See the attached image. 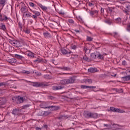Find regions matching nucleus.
Listing matches in <instances>:
<instances>
[{
    "label": "nucleus",
    "instance_id": "nucleus-1",
    "mask_svg": "<svg viewBox=\"0 0 130 130\" xmlns=\"http://www.w3.org/2000/svg\"><path fill=\"white\" fill-rule=\"evenodd\" d=\"M26 83H28V84H30V83H32V86L33 87H46L48 86V84L46 82H33L31 81H29L28 80H24Z\"/></svg>",
    "mask_w": 130,
    "mask_h": 130
},
{
    "label": "nucleus",
    "instance_id": "nucleus-2",
    "mask_svg": "<svg viewBox=\"0 0 130 130\" xmlns=\"http://www.w3.org/2000/svg\"><path fill=\"white\" fill-rule=\"evenodd\" d=\"M76 79L75 77H71L69 79H63L60 81L61 85H68V84H73L75 83Z\"/></svg>",
    "mask_w": 130,
    "mask_h": 130
},
{
    "label": "nucleus",
    "instance_id": "nucleus-3",
    "mask_svg": "<svg viewBox=\"0 0 130 130\" xmlns=\"http://www.w3.org/2000/svg\"><path fill=\"white\" fill-rule=\"evenodd\" d=\"M86 118H97L98 114L96 113L87 112L85 113Z\"/></svg>",
    "mask_w": 130,
    "mask_h": 130
},
{
    "label": "nucleus",
    "instance_id": "nucleus-4",
    "mask_svg": "<svg viewBox=\"0 0 130 130\" xmlns=\"http://www.w3.org/2000/svg\"><path fill=\"white\" fill-rule=\"evenodd\" d=\"M7 102V100L6 98H0V108H5L6 106V103Z\"/></svg>",
    "mask_w": 130,
    "mask_h": 130
},
{
    "label": "nucleus",
    "instance_id": "nucleus-5",
    "mask_svg": "<svg viewBox=\"0 0 130 130\" xmlns=\"http://www.w3.org/2000/svg\"><path fill=\"white\" fill-rule=\"evenodd\" d=\"M10 43L13 46H16V47H21L22 46L21 42L19 41H10Z\"/></svg>",
    "mask_w": 130,
    "mask_h": 130
},
{
    "label": "nucleus",
    "instance_id": "nucleus-6",
    "mask_svg": "<svg viewBox=\"0 0 130 130\" xmlns=\"http://www.w3.org/2000/svg\"><path fill=\"white\" fill-rule=\"evenodd\" d=\"M12 113L14 115H22V112H21V110L19 109L18 108L13 109Z\"/></svg>",
    "mask_w": 130,
    "mask_h": 130
},
{
    "label": "nucleus",
    "instance_id": "nucleus-7",
    "mask_svg": "<svg viewBox=\"0 0 130 130\" xmlns=\"http://www.w3.org/2000/svg\"><path fill=\"white\" fill-rule=\"evenodd\" d=\"M17 103H18L19 104H21V103H23V102H24V101H25V97H22L20 95H19L17 99Z\"/></svg>",
    "mask_w": 130,
    "mask_h": 130
},
{
    "label": "nucleus",
    "instance_id": "nucleus-8",
    "mask_svg": "<svg viewBox=\"0 0 130 130\" xmlns=\"http://www.w3.org/2000/svg\"><path fill=\"white\" fill-rule=\"evenodd\" d=\"M9 20V18L7 16L4 15H0V22H3V21H8Z\"/></svg>",
    "mask_w": 130,
    "mask_h": 130
},
{
    "label": "nucleus",
    "instance_id": "nucleus-9",
    "mask_svg": "<svg viewBox=\"0 0 130 130\" xmlns=\"http://www.w3.org/2000/svg\"><path fill=\"white\" fill-rule=\"evenodd\" d=\"M45 108H51V110H58L59 107L56 106H51L49 107H46Z\"/></svg>",
    "mask_w": 130,
    "mask_h": 130
},
{
    "label": "nucleus",
    "instance_id": "nucleus-10",
    "mask_svg": "<svg viewBox=\"0 0 130 130\" xmlns=\"http://www.w3.org/2000/svg\"><path fill=\"white\" fill-rule=\"evenodd\" d=\"M10 83L8 82H3L0 83V87H2V88H6V87L9 86Z\"/></svg>",
    "mask_w": 130,
    "mask_h": 130
},
{
    "label": "nucleus",
    "instance_id": "nucleus-11",
    "mask_svg": "<svg viewBox=\"0 0 130 130\" xmlns=\"http://www.w3.org/2000/svg\"><path fill=\"white\" fill-rule=\"evenodd\" d=\"M8 61L10 63H11V64H13V63H16V62H17V59L15 58L9 59Z\"/></svg>",
    "mask_w": 130,
    "mask_h": 130
},
{
    "label": "nucleus",
    "instance_id": "nucleus-12",
    "mask_svg": "<svg viewBox=\"0 0 130 130\" xmlns=\"http://www.w3.org/2000/svg\"><path fill=\"white\" fill-rule=\"evenodd\" d=\"M43 78H44V79H45V80H51V79H52V77L48 74L44 75L43 76Z\"/></svg>",
    "mask_w": 130,
    "mask_h": 130
},
{
    "label": "nucleus",
    "instance_id": "nucleus-13",
    "mask_svg": "<svg viewBox=\"0 0 130 130\" xmlns=\"http://www.w3.org/2000/svg\"><path fill=\"white\" fill-rule=\"evenodd\" d=\"M98 53L99 52H96V53H92L90 54V56L92 58H96V57H98Z\"/></svg>",
    "mask_w": 130,
    "mask_h": 130
},
{
    "label": "nucleus",
    "instance_id": "nucleus-14",
    "mask_svg": "<svg viewBox=\"0 0 130 130\" xmlns=\"http://www.w3.org/2000/svg\"><path fill=\"white\" fill-rule=\"evenodd\" d=\"M90 16H93V15H98V11L97 10H92L90 11L89 12Z\"/></svg>",
    "mask_w": 130,
    "mask_h": 130
},
{
    "label": "nucleus",
    "instance_id": "nucleus-15",
    "mask_svg": "<svg viewBox=\"0 0 130 130\" xmlns=\"http://www.w3.org/2000/svg\"><path fill=\"white\" fill-rule=\"evenodd\" d=\"M88 72L89 73H96L97 72V69L90 68L88 69Z\"/></svg>",
    "mask_w": 130,
    "mask_h": 130
},
{
    "label": "nucleus",
    "instance_id": "nucleus-16",
    "mask_svg": "<svg viewBox=\"0 0 130 130\" xmlns=\"http://www.w3.org/2000/svg\"><path fill=\"white\" fill-rule=\"evenodd\" d=\"M122 79L123 81H124V82H125L126 81H130V75L123 77H122Z\"/></svg>",
    "mask_w": 130,
    "mask_h": 130
},
{
    "label": "nucleus",
    "instance_id": "nucleus-17",
    "mask_svg": "<svg viewBox=\"0 0 130 130\" xmlns=\"http://www.w3.org/2000/svg\"><path fill=\"white\" fill-rule=\"evenodd\" d=\"M43 35H44L45 38H50V37H51V35L49 34V32H44Z\"/></svg>",
    "mask_w": 130,
    "mask_h": 130
},
{
    "label": "nucleus",
    "instance_id": "nucleus-18",
    "mask_svg": "<svg viewBox=\"0 0 130 130\" xmlns=\"http://www.w3.org/2000/svg\"><path fill=\"white\" fill-rule=\"evenodd\" d=\"M5 4H6V0L0 1V7H2V9L3 8H4V7H5Z\"/></svg>",
    "mask_w": 130,
    "mask_h": 130
},
{
    "label": "nucleus",
    "instance_id": "nucleus-19",
    "mask_svg": "<svg viewBox=\"0 0 130 130\" xmlns=\"http://www.w3.org/2000/svg\"><path fill=\"white\" fill-rule=\"evenodd\" d=\"M15 57L16 58H17V59H20V60H22V59H23V58H24L23 56L20 55H18V54H15Z\"/></svg>",
    "mask_w": 130,
    "mask_h": 130
},
{
    "label": "nucleus",
    "instance_id": "nucleus-20",
    "mask_svg": "<svg viewBox=\"0 0 130 130\" xmlns=\"http://www.w3.org/2000/svg\"><path fill=\"white\" fill-rule=\"evenodd\" d=\"M39 6L43 10V11H46L47 10V7L44 6L42 4H38Z\"/></svg>",
    "mask_w": 130,
    "mask_h": 130
},
{
    "label": "nucleus",
    "instance_id": "nucleus-21",
    "mask_svg": "<svg viewBox=\"0 0 130 130\" xmlns=\"http://www.w3.org/2000/svg\"><path fill=\"white\" fill-rule=\"evenodd\" d=\"M62 87L61 86H53L52 87V90H54V91L56 90H60V89H62Z\"/></svg>",
    "mask_w": 130,
    "mask_h": 130
},
{
    "label": "nucleus",
    "instance_id": "nucleus-22",
    "mask_svg": "<svg viewBox=\"0 0 130 130\" xmlns=\"http://www.w3.org/2000/svg\"><path fill=\"white\" fill-rule=\"evenodd\" d=\"M115 112H118L119 113H124V112H125V111H123V110H120V109H116L115 110Z\"/></svg>",
    "mask_w": 130,
    "mask_h": 130
},
{
    "label": "nucleus",
    "instance_id": "nucleus-23",
    "mask_svg": "<svg viewBox=\"0 0 130 130\" xmlns=\"http://www.w3.org/2000/svg\"><path fill=\"white\" fill-rule=\"evenodd\" d=\"M31 12H32L34 14H35L37 16H40V13L38 11H33L32 10L30 9Z\"/></svg>",
    "mask_w": 130,
    "mask_h": 130
},
{
    "label": "nucleus",
    "instance_id": "nucleus-24",
    "mask_svg": "<svg viewBox=\"0 0 130 130\" xmlns=\"http://www.w3.org/2000/svg\"><path fill=\"white\" fill-rule=\"evenodd\" d=\"M130 11V3L126 5V9L124 10L125 12H129Z\"/></svg>",
    "mask_w": 130,
    "mask_h": 130
},
{
    "label": "nucleus",
    "instance_id": "nucleus-25",
    "mask_svg": "<svg viewBox=\"0 0 130 130\" xmlns=\"http://www.w3.org/2000/svg\"><path fill=\"white\" fill-rule=\"evenodd\" d=\"M61 51L62 54H68V53H69V52H68V51H67V50H66V49L64 48L61 49Z\"/></svg>",
    "mask_w": 130,
    "mask_h": 130
},
{
    "label": "nucleus",
    "instance_id": "nucleus-26",
    "mask_svg": "<svg viewBox=\"0 0 130 130\" xmlns=\"http://www.w3.org/2000/svg\"><path fill=\"white\" fill-rule=\"evenodd\" d=\"M21 11L22 12V13H24L25 14L26 12L28 11V10H27V8L26 7H23L21 8Z\"/></svg>",
    "mask_w": 130,
    "mask_h": 130
},
{
    "label": "nucleus",
    "instance_id": "nucleus-27",
    "mask_svg": "<svg viewBox=\"0 0 130 130\" xmlns=\"http://www.w3.org/2000/svg\"><path fill=\"white\" fill-rule=\"evenodd\" d=\"M60 70H63L64 71H71V69L69 67H61L60 68Z\"/></svg>",
    "mask_w": 130,
    "mask_h": 130
},
{
    "label": "nucleus",
    "instance_id": "nucleus-28",
    "mask_svg": "<svg viewBox=\"0 0 130 130\" xmlns=\"http://www.w3.org/2000/svg\"><path fill=\"white\" fill-rule=\"evenodd\" d=\"M84 51L85 52V53H90V50H89V49H88L87 47H84L83 48Z\"/></svg>",
    "mask_w": 130,
    "mask_h": 130
},
{
    "label": "nucleus",
    "instance_id": "nucleus-29",
    "mask_svg": "<svg viewBox=\"0 0 130 130\" xmlns=\"http://www.w3.org/2000/svg\"><path fill=\"white\" fill-rule=\"evenodd\" d=\"M98 57H99L101 59H103V58L104 57V55H102L98 53Z\"/></svg>",
    "mask_w": 130,
    "mask_h": 130
},
{
    "label": "nucleus",
    "instance_id": "nucleus-30",
    "mask_svg": "<svg viewBox=\"0 0 130 130\" xmlns=\"http://www.w3.org/2000/svg\"><path fill=\"white\" fill-rule=\"evenodd\" d=\"M28 56H30V57H34V53L30 52L27 54Z\"/></svg>",
    "mask_w": 130,
    "mask_h": 130
},
{
    "label": "nucleus",
    "instance_id": "nucleus-31",
    "mask_svg": "<svg viewBox=\"0 0 130 130\" xmlns=\"http://www.w3.org/2000/svg\"><path fill=\"white\" fill-rule=\"evenodd\" d=\"M29 5L30 7H31L32 8H34L35 7H36V5H35L34 3L32 2H29Z\"/></svg>",
    "mask_w": 130,
    "mask_h": 130
},
{
    "label": "nucleus",
    "instance_id": "nucleus-32",
    "mask_svg": "<svg viewBox=\"0 0 130 130\" xmlns=\"http://www.w3.org/2000/svg\"><path fill=\"white\" fill-rule=\"evenodd\" d=\"M100 45H101V44L98 43H95V46H98V47H96V48H95V49H98V48H100V47L101 46Z\"/></svg>",
    "mask_w": 130,
    "mask_h": 130
},
{
    "label": "nucleus",
    "instance_id": "nucleus-33",
    "mask_svg": "<svg viewBox=\"0 0 130 130\" xmlns=\"http://www.w3.org/2000/svg\"><path fill=\"white\" fill-rule=\"evenodd\" d=\"M24 32L26 33V34H30V30L29 29H25L23 30Z\"/></svg>",
    "mask_w": 130,
    "mask_h": 130
},
{
    "label": "nucleus",
    "instance_id": "nucleus-34",
    "mask_svg": "<svg viewBox=\"0 0 130 130\" xmlns=\"http://www.w3.org/2000/svg\"><path fill=\"white\" fill-rule=\"evenodd\" d=\"M113 9L112 8H109L108 9V12L110 14H111V13L113 12Z\"/></svg>",
    "mask_w": 130,
    "mask_h": 130
},
{
    "label": "nucleus",
    "instance_id": "nucleus-35",
    "mask_svg": "<svg viewBox=\"0 0 130 130\" xmlns=\"http://www.w3.org/2000/svg\"><path fill=\"white\" fill-rule=\"evenodd\" d=\"M116 21L117 23H121V18H118L116 19Z\"/></svg>",
    "mask_w": 130,
    "mask_h": 130
},
{
    "label": "nucleus",
    "instance_id": "nucleus-36",
    "mask_svg": "<svg viewBox=\"0 0 130 130\" xmlns=\"http://www.w3.org/2000/svg\"><path fill=\"white\" fill-rule=\"evenodd\" d=\"M88 87H89V86H87V85H81V88L82 89H88Z\"/></svg>",
    "mask_w": 130,
    "mask_h": 130
},
{
    "label": "nucleus",
    "instance_id": "nucleus-37",
    "mask_svg": "<svg viewBox=\"0 0 130 130\" xmlns=\"http://www.w3.org/2000/svg\"><path fill=\"white\" fill-rule=\"evenodd\" d=\"M87 41H92V40H93V38L91 37H87Z\"/></svg>",
    "mask_w": 130,
    "mask_h": 130
},
{
    "label": "nucleus",
    "instance_id": "nucleus-38",
    "mask_svg": "<svg viewBox=\"0 0 130 130\" xmlns=\"http://www.w3.org/2000/svg\"><path fill=\"white\" fill-rule=\"evenodd\" d=\"M110 109L111 111H113V112H115V108L111 107Z\"/></svg>",
    "mask_w": 130,
    "mask_h": 130
},
{
    "label": "nucleus",
    "instance_id": "nucleus-39",
    "mask_svg": "<svg viewBox=\"0 0 130 130\" xmlns=\"http://www.w3.org/2000/svg\"><path fill=\"white\" fill-rule=\"evenodd\" d=\"M83 59H84V60H86V61H89V58H88L87 56H84L83 57Z\"/></svg>",
    "mask_w": 130,
    "mask_h": 130
},
{
    "label": "nucleus",
    "instance_id": "nucleus-40",
    "mask_svg": "<svg viewBox=\"0 0 130 130\" xmlns=\"http://www.w3.org/2000/svg\"><path fill=\"white\" fill-rule=\"evenodd\" d=\"M30 105H25L23 106V109H26V108H28V107H29Z\"/></svg>",
    "mask_w": 130,
    "mask_h": 130
},
{
    "label": "nucleus",
    "instance_id": "nucleus-41",
    "mask_svg": "<svg viewBox=\"0 0 130 130\" xmlns=\"http://www.w3.org/2000/svg\"><path fill=\"white\" fill-rule=\"evenodd\" d=\"M1 29H2V30H4L5 31V30H6V25L3 24L1 26Z\"/></svg>",
    "mask_w": 130,
    "mask_h": 130
},
{
    "label": "nucleus",
    "instance_id": "nucleus-42",
    "mask_svg": "<svg viewBox=\"0 0 130 130\" xmlns=\"http://www.w3.org/2000/svg\"><path fill=\"white\" fill-rule=\"evenodd\" d=\"M18 27L19 29H20V30H22V28H23V24L19 23L18 25Z\"/></svg>",
    "mask_w": 130,
    "mask_h": 130
},
{
    "label": "nucleus",
    "instance_id": "nucleus-43",
    "mask_svg": "<svg viewBox=\"0 0 130 130\" xmlns=\"http://www.w3.org/2000/svg\"><path fill=\"white\" fill-rule=\"evenodd\" d=\"M23 74H26V75H29V74H30V72L29 71H23Z\"/></svg>",
    "mask_w": 130,
    "mask_h": 130
},
{
    "label": "nucleus",
    "instance_id": "nucleus-44",
    "mask_svg": "<svg viewBox=\"0 0 130 130\" xmlns=\"http://www.w3.org/2000/svg\"><path fill=\"white\" fill-rule=\"evenodd\" d=\"M71 48H72V49H76L77 46L76 45H72Z\"/></svg>",
    "mask_w": 130,
    "mask_h": 130
},
{
    "label": "nucleus",
    "instance_id": "nucleus-45",
    "mask_svg": "<svg viewBox=\"0 0 130 130\" xmlns=\"http://www.w3.org/2000/svg\"><path fill=\"white\" fill-rule=\"evenodd\" d=\"M122 66H125L126 64V61L125 60H123L122 61Z\"/></svg>",
    "mask_w": 130,
    "mask_h": 130
},
{
    "label": "nucleus",
    "instance_id": "nucleus-46",
    "mask_svg": "<svg viewBox=\"0 0 130 130\" xmlns=\"http://www.w3.org/2000/svg\"><path fill=\"white\" fill-rule=\"evenodd\" d=\"M30 17L33 18V19H37V16L36 15H32V16L29 15Z\"/></svg>",
    "mask_w": 130,
    "mask_h": 130
},
{
    "label": "nucleus",
    "instance_id": "nucleus-47",
    "mask_svg": "<svg viewBox=\"0 0 130 130\" xmlns=\"http://www.w3.org/2000/svg\"><path fill=\"white\" fill-rule=\"evenodd\" d=\"M87 83H89V84H92V80L91 79H87Z\"/></svg>",
    "mask_w": 130,
    "mask_h": 130
},
{
    "label": "nucleus",
    "instance_id": "nucleus-48",
    "mask_svg": "<svg viewBox=\"0 0 130 130\" xmlns=\"http://www.w3.org/2000/svg\"><path fill=\"white\" fill-rule=\"evenodd\" d=\"M35 62H41V60L38 59L34 61Z\"/></svg>",
    "mask_w": 130,
    "mask_h": 130
},
{
    "label": "nucleus",
    "instance_id": "nucleus-49",
    "mask_svg": "<svg viewBox=\"0 0 130 130\" xmlns=\"http://www.w3.org/2000/svg\"><path fill=\"white\" fill-rule=\"evenodd\" d=\"M69 22L71 24H74V20L73 19H69Z\"/></svg>",
    "mask_w": 130,
    "mask_h": 130
},
{
    "label": "nucleus",
    "instance_id": "nucleus-50",
    "mask_svg": "<svg viewBox=\"0 0 130 130\" xmlns=\"http://www.w3.org/2000/svg\"><path fill=\"white\" fill-rule=\"evenodd\" d=\"M88 6H89V7H93V6H94V4H93L92 3H90V2H89V3H88Z\"/></svg>",
    "mask_w": 130,
    "mask_h": 130
},
{
    "label": "nucleus",
    "instance_id": "nucleus-51",
    "mask_svg": "<svg viewBox=\"0 0 130 130\" xmlns=\"http://www.w3.org/2000/svg\"><path fill=\"white\" fill-rule=\"evenodd\" d=\"M88 88H89L90 89H95V88H96V86H88Z\"/></svg>",
    "mask_w": 130,
    "mask_h": 130
},
{
    "label": "nucleus",
    "instance_id": "nucleus-52",
    "mask_svg": "<svg viewBox=\"0 0 130 130\" xmlns=\"http://www.w3.org/2000/svg\"><path fill=\"white\" fill-rule=\"evenodd\" d=\"M41 73H40V72H38V73H37L36 74V76H37L38 77H39V76H41Z\"/></svg>",
    "mask_w": 130,
    "mask_h": 130
},
{
    "label": "nucleus",
    "instance_id": "nucleus-53",
    "mask_svg": "<svg viewBox=\"0 0 130 130\" xmlns=\"http://www.w3.org/2000/svg\"><path fill=\"white\" fill-rule=\"evenodd\" d=\"M127 31H130V23H129V25L127 26Z\"/></svg>",
    "mask_w": 130,
    "mask_h": 130
},
{
    "label": "nucleus",
    "instance_id": "nucleus-54",
    "mask_svg": "<svg viewBox=\"0 0 130 130\" xmlns=\"http://www.w3.org/2000/svg\"><path fill=\"white\" fill-rule=\"evenodd\" d=\"M62 118H63V116H60L58 117V119H62Z\"/></svg>",
    "mask_w": 130,
    "mask_h": 130
},
{
    "label": "nucleus",
    "instance_id": "nucleus-55",
    "mask_svg": "<svg viewBox=\"0 0 130 130\" xmlns=\"http://www.w3.org/2000/svg\"><path fill=\"white\" fill-rule=\"evenodd\" d=\"M105 23H107V24H110V21L109 20H106Z\"/></svg>",
    "mask_w": 130,
    "mask_h": 130
},
{
    "label": "nucleus",
    "instance_id": "nucleus-56",
    "mask_svg": "<svg viewBox=\"0 0 130 130\" xmlns=\"http://www.w3.org/2000/svg\"><path fill=\"white\" fill-rule=\"evenodd\" d=\"M44 115H48V112H44Z\"/></svg>",
    "mask_w": 130,
    "mask_h": 130
},
{
    "label": "nucleus",
    "instance_id": "nucleus-57",
    "mask_svg": "<svg viewBox=\"0 0 130 130\" xmlns=\"http://www.w3.org/2000/svg\"><path fill=\"white\" fill-rule=\"evenodd\" d=\"M75 32H76L77 33H80V30H77V29H75Z\"/></svg>",
    "mask_w": 130,
    "mask_h": 130
},
{
    "label": "nucleus",
    "instance_id": "nucleus-58",
    "mask_svg": "<svg viewBox=\"0 0 130 130\" xmlns=\"http://www.w3.org/2000/svg\"><path fill=\"white\" fill-rule=\"evenodd\" d=\"M36 130H40V129H41V128L36 127Z\"/></svg>",
    "mask_w": 130,
    "mask_h": 130
},
{
    "label": "nucleus",
    "instance_id": "nucleus-59",
    "mask_svg": "<svg viewBox=\"0 0 130 130\" xmlns=\"http://www.w3.org/2000/svg\"><path fill=\"white\" fill-rule=\"evenodd\" d=\"M60 15H64V13L63 12H59Z\"/></svg>",
    "mask_w": 130,
    "mask_h": 130
},
{
    "label": "nucleus",
    "instance_id": "nucleus-60",
    "mask_svg": "<svg viewBox=\"0 0 130 130\" xmlns=\"http://www.w3.org/2000/svg\"><path fill=\"white\" fill-rule=\"evenodd\" d=\"M104 126H108V124H104Z\"/></svg>",
    "mask_w": 130,
    "mask_h": 130
},
{
    "label": "nucleus",
    "instance_id": "nucleus-61",
    "mask_svg": "<svg viewBox=\"0 0 130 130\" xmlns=\"http://www.w3.org/2000/svg\"><path fill=\"white\" fill-rule=\"evenodd\" d=\"M73 56H75V57H78V55H73Z\"/></svg>",
    "mask_w": 130,
    "mask_h": 130
},
{
    "label": "nucleus",
    "instance_id": "nucleus-62",
    "mask_svg": "<svg viewBox=\"0 0 130 130\" xmlns=\"http://www.w3.org/2000/svg\"><path fill=\"white\" fill-rule=\"evenodd\" d=\"M33 73H35V74H36V75H37V74H38V72H36H36H35V71H34Z\"/></svg>",
    "mask_w": 130,
    "mask_h": 130
},
{
    "label": "nucleus",
    "instance_id": "nucleus-63",
    "mask_svg": "<svg viewBox=\"0 0 130 130\" xmlns=\"http://www.w3.org/2000/svg\"><path fill=\"white\" fill-rule=\"evenodd\" d=\"M115 34V37L116 36V35H117V32H114Z\"/></svg>",
    "mask_w": 130,
    "mask_h": 130
},
{
    "label": "nucleus",
    "instance_id": "nucleus-64",
    "mask_svg": "<svg viewBox=\"0 0 130 130\" xmlns=\"http://www.w3.org/2000/svg\"><path fill=\"white\" fill-rule=\"evenodd\" d=\"M112 77H116V74H115L114 75H111Z\"/></svg>",
    "mask_w": 130,
    "mask_h": 130
}]
</instances>
